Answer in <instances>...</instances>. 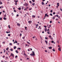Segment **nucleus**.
Wrapping results in <instances>:
<instances>
[{"label":"nucleus","instance_id":"nucleus-1","mask_svg":"<svg viewBox=\"0 0 62 62\" xmlns=\"http://www.w3.org/2000/svg\"><path fill=\"white\" fill-rule=\"evenodd\" d=\"M32 54H31L30 55H31V56H33V55H35V53L34 52L32 51Z\"/></svg>","mask_w":62,"mask_h":62},{"label":"nucleus","instance_id":"nucleus-2","mask_svg":"<svg viewBox=\"0 0 62 62\" xmlns=\"http://www.w3.org/2000/svg\"><path fill=\"white\" fill-rule=\"evenodd\" d=\"M28 4L26 3L23 4V5L24 6H25V7H27V6H28Z\"/></svg>","mask_w":62,"mask_h":62},{"label":"nucleus","instance_id":"nucleus-3","mask_svg":"<svg viewBox=\"0 0 62 62\" xmlns=\"http://www.w3.org/2000/svg\"><path fill=\"white\" fill-rule=\"evenodd\" d=\"M10 56H12L13 57V58H14V54L13 53H11L10 55Z\"/></svg>","mask_w":62,"mask_h":62},{"label":"nucleus","instance_id":"nucleus-4","mask_svg":"<svg viewBox=\"0 0 62 62\" xmlns=\"http://www.w3.org/2000/svg\"><path fill=\"white\" fill-rule=\"evenodd\" d=\"M17 25L19 26H21V24L18 23H17Z\"/></svg>","mask_w":62,"mask_h":62},{"label":"nucleus","instance_id":"nucleus-5","mask_svg":"<svg viewBox=\"0 0 62 62\" xmlns=\"http://www.w3.org/2000/svg\"><path fill=\"white\" fill-rule=\"evenodd\" d=\"M28 22L29 24H31V23H32V21H28Z\"/></svg>","mask_w":62,"mask_h":62},{"label":"nucleus","instance_id":"nucleus-6","mask_svg":"<svg viewBox=\"0 0 62 62\" xmlns=\"http://www.w3.org/2000/svg\"><path fill=\"white\" fill-rule=\"evenodd\" d=\"M45 42H46V45H48V41L47 40H45Z\"/></svg>","mask_w":62,"mask_h":62},{"label":"nucleus","instance_id":"nucleus-7","mask_svg":"<svg viewBox=\"0 0 62 62\" xmlns=\"http://www.w3.org/2000/svg\"><path fill=\"white\" fill-rule=\"evenodd\" d=\"M58 50L60 51H61V47H60L58 48Z\"/></svg>","mask_w":62,"mask_h":62},{"label":"nucleus","instance_id":"nucleus-8","mask_svg":"<svg viewBox=\"0 0 62 62\" xmlns=\"http://www.w3.org/2000/svg\"><path fill=\"white\" fill-rule=\"evenodd\" d=\"M32 18H35L36 17V16H34V15H32Z\"/></svg>","mask_w":62,"mask_h":62},{"label":"nucleus","instance_id":"nucleus-9","mask_svg":"<svg viewBox=\"0 0 62 62\" xmlns=\"http://www.w3.org/2000/svg\"><path fill=\"white\" fill-rule=\"evenodd\" d=\"M3 19L4 20H7V18H5V17H4L3 18Z\"/></svg>","mask_w":62,"mask_h":62},{"label":"nucleus","instance_id":"nucleus-10","mask_svg":"<svg viewBox=\"0 0 62 62\" xmlns=\"http://www.w3.org/2000/svg\"><path fill=\"white\" fill-rule=\"evenodd\" d=\"M32 9V8H29V10H31Z\"/></svg>","mask_w":62,"mask_h":62},{"label":"nucleus","instance_id":"nucleus-11","mask_svg":"<svg viewBox=\"0 0 62 62\" xmlns=\"http://www.w3.org/2000/svg\"><path fill=\"white\" fill-rule=\"evenodd\" d=\"M9 45H10V46H12V44L10 43H9Z\"/></svg>","mask_w":62,"mask_h":62},{"label":"nucleus","instance_id":"nucleus-12","mask_svg":"<svg viewBox=\"0 0 62 62\" xmlns=\"http://www.w3.org/2000/svg\"><path fill=\"white\" fill-rule=\"evenodd\" d=\"M35 5V3H32V6H34Z\"/></svg>","mask_w":62,"mask_h":62},{"label":"nucleus","instance_id":"nucleus-13","mask_svg":"<svg viewBox=\"0 0 62 62\" xmlns=\"http://www.w3.org/2000/svg\"><path fill=\"white\" fill-rule=\"evenodd\" d=\"M45 31L46 32V31H47V30H46V28H45Z\"/></svg>","mask_w":62,"mask_h":62},{"label":"nucleus","instance_id":"nucleus-14","mask_svg":"<svg viewBox=\"0 0 62 62\" xmlns=\"http://www.w3.org/2000/svg\"><path fill=\"white\" fill-rule=\"evenodd\" d=\"M16 48H17V47H16V46H15L14 48V49H16Z\"/></svg>","mask_w":62,"mask_h":62},{"label":"nucleus","instance_id":"nucleus-15","mask_svg":"<svg viewBox=\"0 0 62 62\" xmlns=\"http://www.w3.org/2000/svg\"><path fill=\"white\" fill-rule=\"evenodd\" d=\"M49 38H51L52 37V36H51V35H49Z\"/></svg>","mask_w":62,"mask_h":62},{"label":"nucleus","instance_id":"nucleus-16","mask_svg":"<svg viewBox=\"0 0 62 62\" xmlns=\"http://www.w3.org/2000/svg\"><path fill=\"white\" fill-rule=\"evenodd\" d=\"M47 34H50V31H48L47 32Z\"/></svg>","mask_w":62,"mask_h":62},{"label":"nucleus","instance_id":"nucleus-17","mask_svg":"<svg viewBox=\"0 0 62 62\" xmlns=\"http://www.w3.org/2000/svg\"><path fill=\"white\" fill-rule=\"evenodd\" d=\"M27 43H28V44H31L30 43H29V42L28 41H27Z\"/></svg>","mask_w":62,"mask_h":62},{"label":"nucleus","instance_id":"nucleus-18","mask_svg":"<svg viewBox=\"0 0 62 62\" xmlns=\"http://www.w3.org/2000/svg\"><path fill=\"white\" fill-rule=\"evenodd\" d=\"M51 42L52 43H53V44H54V41H51Z\"/></svg>","mask_w":62,"mask_h":62},{"label":"nucleus","instance_id":"nucleus-19","mask_svg":"<svg viewBox=\"0 0 62 62\" xmlns=\"http://www.w3.org/2000/svg\"><path fill=\"white\" fill-rule=\"evenodd\" d=\"M19 50H21V48L18 47L17 48V50H19Z\"/></svg>","mask_w":62,"mask_h":62},{"label":"nucleus","instance_id":"nucleus-20","mask_svg":"<svg viewBox=\"0 0 62 62\" xmlns=\"http://www.w3.org/2000/svg\"><path fill=\"white\" fill-rule=\"evenodd\" d=\"M18 9L19 10H21V8H18Z\"/></svg>","mask_w":62,"mask_h":62},{"label":"nucleus","instance_id":"nucleus-21","mask_svg":"<svg viewBox=\"0 0 62 62\" xmlns=\"http://www.w3.org/2000/svg\"><path fill=\"white\" fill-rule=\"evenodd\" d=\"M55 19V17H52V19H53V20H54Z\"/></svg>","mask_w":62,"mask_h":62},{"label":"nucleus","instance_id":"nucleus-22","mask_svg":"<svg viewBox=\"0 0 62 62\" xmlns=\"http://www.w3.org/2000/svg\"><path fill=\"white\" fill-rule=\"evenodd\" d=\"M42 4L43 5L44 4V2H42Z\"/></svg>","mask_w":62,"mask_h":62},{"label":"nucleus","instance_id":"nucleus-23","mask_svg":"<svg viewBox=\"0 0 62 62\" xmlns=\"http://www.w3.org/2000/svg\"><path fill=\"white\" fill-rule=\"evenodd\" d=\"M48 48L49 49H52V47L51 46L50 47H48Z\"/></svg>","mask_w":62,"mask_h":62},{"label":"nucleus","instance_id":"nucleus-24","mask_svg":"<svg viewBox=\"0 0 62 62\" xmlns=\"http://www.w3.org/2000/svg\"><path fill=\"white\" fill-rule=\"evenodd\" d=\"M16 53L17 54H18V51H17V50L16 51Z\"/></svg>","mask_w":62,"mask_h":62},{"label":"nucleus","instance_id":"nucleus-25","mask_svg":"<svg viewBox=\"0 0 62 62\" xmlns=\"http://www.w3.org/2000/svg\"><path fill=\"white\" fill-rule=\"evenodd\" d=\"M47 14H45V16H44L45 18L46 17V15H47Z\"/></svg>","mask_w":62,"mask_h":62},{"label":"nucleus","instance_id":"nucleus-26","mask_svg":"<svg viewBox=\"0 0 62 62\" xmlns=\"http://www.w3.org/2000/svg\"><path fill=\"white\" fill-rule=\"evenodd\" d=\"M15 42L16 43H18V42L16 41V40H15Z\"/></svg>","mask_w":62,"mask_h":62},{"label":"nucleus","instance_id":"nucleus-27","mask_svg":"<svg viewBox=\"0 0 62 62\" xmlns=\"http://www.w3.org/2000/svg\"><path fill=\"white\" fill-rule=\"evenodd\" d=\"M6 33H10V31H9V32L6 31Z\"/></svg>","mask_w":62,"mask_h":62},{"label":"nucleus","instance_id":"nucleus-28","mask_svg":"<svg viewBox=\"0 0 62 62\" xmlns=\"http://www.w3.org/2000/svg\"><path fill=\"white\" fill-rule=\"evenodd\" d=\"M8 36H9V37H10V34H8Z\"/></svg>","mask_w":62,"mask_h":62},{"label":"nucleus","instance_id":"nucleus-29","mask_svg":"<svg viewBox=\"0 0 62 62\" xmlns=\"http://www.w3.org/2000/svg\"><path fill=\"white\" fill-rule=\"evenodd\" d=\"M32 1L33 2H35V0H32Z\"/></svg>","mask_w":62,"mask_h":62},{"label":"nucleus","instance_id":"nucleus-30","mask_svg":"<svg viewBox=\"0 0 62 62\" xmlns=\"http://www.w3.org/2000/svg\"><path fill=\"white\" fill-rule=\"evenodd\" d=\"M7 16V15H6L5 14L4 15V17H6Z\"/></svg>","mask_w":62,"mask_h":62},{"label":"nucleus","instance_id":"nucleus-31","mask_svg":"<svg viewBox=\"0 0 62 62\" xmlns=\"http://www.w3.org/2000/svg\"><path fill=\"white\" fill-rule=\"evenodd\" d=\"M14 12H17L16 10H14Z\"/></svg>","mask_w":62,"mask_h":62},{"label":"nucleus","instance_id":"nucleus-32","mask_svg":"<svg viewBox=\"0 0 62 62\" xmlns=\"http://www.w3.org/2000/svg\"><path fill=\"white\" fill-rule=\"evenodd\" d=\"M8 28H9L10 29V25H8Z\"/></svg>","mask_w":62,"mask_h":62},{"label":"nucleus","instance_id":"nucleus-33","mask_svg":"<svg viewBox=\"0 0 62 62\" xmlns=\"http://www.w3.org/2000/svg\"><path fill=\"white\" fill-rule=\"evenodd\" d=\"M50 16H53V15L52 14H50Z\"/></svg>","mask_w":62,"mask_h":62},{"label":"nucleus","instance_id":"nucleus-34","mask_svg":"<svg viewBox=\"0 0 62 62\" xmlns=\"http://www.w3.org/2000/svg\"><path fill=\"white\" fill-rule=\"evenodd\" d=\"M9 49V48L8 47L7 48H6V50L7 51H8V49Z\"/></svg>","mask_w":62,"mask_h":62},{"label":"nucleus","instance_id":"nucleus-35","mask_svg":"<svg viewBox=\"0 0 62 62\" xmlns=\"http://www.w3.org/2000/svg\"><path fill=\"white\" fill-rule=\"evenodd\" d=\"M45 38L46 39H48V38H46V37H45Z\"/></svg>","mask_w":62,"mask_h":62},{"label":"nucleus","instance_id":"nucleus-36","mask_svg":"<svg viewBox=\"0 0 62 62\" xmlns=\"http://www.w3.org/2000/svg\"><path fill=\"white\" fill-rule=\"evenodd\" d=\"M39 27L40 29H41V28H40V26H39Z\"/></svg>","mask_w":62,"mask_h":62},{"label":"nucleus","instance_id":"nucleus-37","mask_svg":"<svg viewBox=\"0 0 62 62\" xmlns=\"http://www.w3.org/2000/svg\"><path fill=\"white\" fill-rule=\"evenodd\" d=\"M52 50H53V52H55V50L54 49H52Z\"/></svg>","mask_w":62,"mask_h":62},{"label":"nucleus","instance_id":"nucleus-38","mask_svg":"<svg viewBox=\"0 0 62 62\" xmlns=\"http://www.w3.org/2000/svg\"><path fill=\"white\" fill-rule=\"evenodd\" d=\"M55 14V12H53V14H54V15Z\"/></svg>","mask_w":62,"mask_h":62},{"label":"nucleus","instance_id":"nucleus-39","mask_svg":"<svg viewBox=\"0 0 62 62\" xmlns=\"http://www.w3.org/2000/svg\"><path fill=\"white\" fill-rule=\"evenodd\" d=\"M22 39H25V36H24V37H23L22 38Z\"/></svg>","mask_w":62,"mask_h":62},{"label":"nucleus","instance_id":"nucleus-40","mask_svg":"<svg viewBox=\"0 0 62 62\" xmlns=\"http://www.w3.org/2000/svg\"><path fill=\"white\" fill-rule=\"evenodd\" d=\"M10 50L11 51H13V49H10Z\"/></svg>","mask_w":62,"mask_h":62},{"label":"nucleus","instance_id":"nucleus-41","mask_svg":"<svg viewBox=\"0 0 62 62\" xmlns=\"http://www.w3.org/2000/svg\"><path fill=\"white\" fill-rule=\"evenodd\" d=\"M18 2V0H17L16 1H15V3H17V2Z\"/></svg>","mask_w":62,"mask_h":62},{"label":"nucleus","instance_id":"nucleus-42","mask_svg":"<svg viewBox=\"0 0 62 62\" xmlns=\"http://www.w3.org/2000/svg\"><path fill=\"white\" fill-rule=\"evenodd\" d=\"M2 18L1 17L0 18V20H1V21H2Z\"/></svg>","mask_w":62,"mask_h":62},{"label":"nucleus","instance_id":"nucleus-43","mask_svg":"<svg viewBox=\"0 0 62 62\" xmlns=\"http://www.w3.org/2000/svg\"><path fill=\"white\" fill-rule=\"evenodd\" d=\"M25 30H26V29H27V27H25Z\"/></svg>","mask_w":62,"mask_h":62},{"label":"nucleus","instance_id":"nucleus-44","mask_svg":"<svg viewBox=\"0 0 62 62\" xmlns=\"http://www.w3.org/2000/svg\"><path fill=\"white\" fill-rule=\"evenodd\" d=\"M56 21H58V19L57 18H56V19H55Z\"/></svg>","mask_w":62,"mask_h":62},{"label":"nucleus","instance_id":"nucleus-45","mask_svg":"<svg viewBox=\"0 0 62 62\" xmlns=\"http://www.w3.org/2000/svg\"><path fill=\"white\" fill-rule=\"evenodd\" d=\"M6 54H7V55H8V53L7 52H6Z\"/></svg>","mask_w":62,"mask_h":62},{"label":"nucleus","instance_id":"nucleus-46","mask_svg":"<svg viewBox=\"0 0 62 62\" xmlns=\"http://www.w3.org/2000/svg\"><path fill=\"white\" fill-rule=\"evenodd\" d=\"M15 57L16 58L18 57V56L17 55H16V56Z\"/></svg>","mask_w":62,"mask_h":62},{"label":"nucleus","instance_id":"nucleus-47","mask_svg":"<svg viewBox=\"0 0 62 62\" xmlns=\"http://www.w3.org/2000/svg\"><path fill=\"white\" fill-rule=\"evenodd\" d=\"M20 13H21V14H22V12L20 11Z\"/></svg>","mask_w":62,"mask_h":62},{"label":"nucleus","instance_id":"nucleus-48","mask_svg":"<svg viewBox=\"0 0 62 62\" xmlns=\"http://www.w3.org/2000/svg\"><path fill=\"white\" fill-rule=\"evenodd\" d=\"M35 25L36 26H39V24H36Z\"/></svg>","mask_w":62,"mask_h":62},{"label":"nucleus","instance_id":"nucleus-49","mask_svg":"<svg viewBox=\"0 0 62 62\" xmlns=\"http://www.w3.org/2000/svg\"><path fill=\"white\" fill-rule=\"evenodd\" d=\"M3 44H5V42H3Z\"/></svg>","mask_w":62,"mask_h":62},{"label":"nucleus","instance_id":"nucleus-50","mask_svg":"<svg viewBox=\"0 0 62 62\" xmlns=\"http://www.w3.org/2000/svg\"><path fill=\"white\" fill-rule=\"evenodd\" d=\"M0 5H2V4H3V3H2V2H1V1H0Z\"/></svg>","mask_w":62,"mask_h":62},{"label":"nucleus","instance_id":"nucleus-51","mask_svg":"<svg viewBox=\"0 0 62 62\" xmlns=\"http://www.w3.org/2000/svg\"><path fill=\"white\" fill-rule=\"evenodd\" d=\"M56 16H57V17H58L59 16L58 15H56Z\"/></svg>","mask_w":62,"mask_h":62},{"label":"nucleus","instance_id":"nucleus-52","mask_svg":"<svg viewBox=\"0 0 62 62\" xmlns=\"http://www.w3.org/2000/svg\"><path fill=\"white\" fill-rule=\"evenodd\" d=\"M29 3H30L31 4V3H32V2L31 1H29Z\"/></svg>","mask_w":62,"mask_h":62},{"label":"nucleus","instance_id":"nucleus-53","mask_svg":"<svg viewBox=\"0 0 62 62\" xmlns=\"http://www.w3.org/2000/svg\"><path fill=\"white\" fill-rule=\"evenodd\" d=\"M28 8V7H27L26 8V9L27 10V9Z\"/></svg>","mask_w":62,"mask_h":62},{"label":"nucleus","instance_id":"nucleus-54","mask_svg":"<svg viewBox=\"0 0 62 62\" xmlns=\"http://www.w3.org/2000/svg\"><path fill=\"white\" fill-rule=\"evenodd\" d=\"M23 8H24L23 7H22V9H23Z\"/></svg>","mask_w":62,"mask_h":62},{"label":"nucleus","instance_id":"nucleus-55","mask_svg":"<svg viewBox=\"0 0 62 62\" xmlns=\"http://www.w3.org/2000/svg\"><path fill=\"white\" fill-rule=\"evenodd\" d=\"M50 23H52V21H50Z\"/></svg>","mask_w":62,"mask_h":62},{"label":"nucleus","instance_id":"nucleus-56","mask_svg":"<svg viewBox=\"0 0 62 62\" xmlns=\"http://www.w3.org/2000/svg\"><path fill=\"white\" fill-rule=\"evenodd\" d=\"M3 58H4V57H5V55H3Z\"/></svg>","mask_w":62,"mask_h":62},{"label":"nucleus","instance_id":"nucleus-57","mask_svg":"<svg viewBox=\"0 0 62 62\" xmlns=\"http://www.w3.org/2000/svg\"><path fill=\"white\" fill-rule=\"evenodd\" d=\"M24 10H25H25H26V9L25 8L24 9Z\"/></svg>","mask_w":62,"mask_h":62},{"label":"nucleus","instance_id":"nucleus-58","mask_svg":"<svg viewBox=\"0 0 62 62\" xmlns=\"http://www.w3.org/2000/svg\"><path fill=\"white\" fill-rule=\"evenodd\" d=\"M11 14L12 16H13V13H12Z\"/></svg>","mask_w":62,"mask_h":62},{"label":"nucleus","instance_id":"nucleus-59","mask_svg":"<svg viewBox=\"0 0 62 62\" xmlns=\"http://www.w3.org/2000/svg\"><path fill=\"white\" fill-rule=\"evenodd\" d=\"M20 44H19V43H17V45H19Z\"/></svg>","mask_w":62,"mask_h":62},{"label":"nucleus","instance_id":"nucleus-60","mask_svg":"<svg viewBox=\"0 0 62 62\" xmlns=\"http://www.w3.org/2000/svg\"><path fill=\"white\" fill-rule=\"evenodd\" d=\"M45 52L46 53H47V50H45Z\"/></svg>","mask_w":62,"mask_h":62},{"label":"nucleus","instance_id":"nucleus-61","mask_svg":"<svg viewBox=\"0 0 62 62\" xmlns=\"http://www.w3.org/2000/svg\"><path fill=\"white\" fill-rule=\"evenodd\" d=\"M50 12H53V10H51L50 11Z\"/></svg>","mask_w":62,"mask_h":62},{"label":"nucleus","instance_id":"nucleus-62","mask_svg":"<svg viewBox=\"0 0 62 62\" xmlns=\"http://www.w3.org/2000/svg\"><path fill=\"white\" fill-rule=\"evenodd\" d=\"M35 38V36H34L33 37V39H34V38Z\"/></svg>","mask_w":62,"mask_h":62},{"label":"nucleus","instance_id":"nucleus-63","mask_svg":"<svg viewBox=\"0 0 62 62\" xmlns=\"http://www.w3.org/2000/svg\"><path fill=\"white\" fill-rule=\"evenodd\" d=\"M15 5H17V3H15Z\"/></svg>","mask_w":62,"mask_h":62},{"label":"nucleus","instance_id":"nucleus-64","mask_svg":"<svg viewBox=\"0 0 62 62\" xmlns=\"http://www.w3.org/2000/svg\"><path fill=\"white\" fill-rule=\"evenodd\" d=\"M22 34H21V33H20V36H22Z\"/></svg>","mask_w":62,"mask_h":62}]
</instances>
